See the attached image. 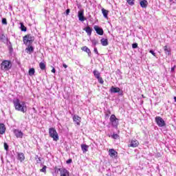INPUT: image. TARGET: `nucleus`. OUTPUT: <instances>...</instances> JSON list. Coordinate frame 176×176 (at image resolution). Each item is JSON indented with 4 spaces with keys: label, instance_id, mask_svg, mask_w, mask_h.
Instances as JSON below:
<instances>
[{
    "label": "nucleus",
    "instance_id": "f257e3e1",
    "mask_svg": "<svg viewBox=\"0 0 176 176\" xmlns=\"http://www.w3.org/2000/svg\"><path fill=\"white\" fill-rule=\"evenodd\" d=\"M13 104L16 111L23 112V113L27 112V105H25V102H20V99L16 98L13 100Z\"/></svg>",
    "mask_w": 176,
    "mask_h": 176
},
{
    "label": "nucleus",
    "instance_id": "f03ea898",
    "mask_svg": "<svg viewBox=\"0 0 176 176\" xmlns=\"http://www.w3.org/2000/svg\"><path fill=\"white\" fill-rule=\"evenodd\" d=\"M49 136L52 138L53 141L57 142L59 140L58 133L56 130V128L52 127L48 129Z\"/></svg>",
    "mask_w": 176,
    "mask_h": 176
},
{
    "label": "nucleus",
    "instance_id": "7ed1b4c3",
    "mask_svg": "<svg viewBox=\"0 0 176 176\" xmlns=\"http://www.w3.org/2000/svg\"><path fill=\"white\" fill-rule=\"evenodd\" d=\"M12 68V61L4 60L1 62V69L2 71H9Z\"/></svg>",
    "mask_w": 176,
    "mask_h": 176
},
{
    "label": "nucleus",
    "instance_id": "20e7f679",
    "mask_svg": "<svg viewBox=\"0 0 176 176\" xmlns=\"http://www.w3.org/2000/svg\"><path fill=\"white\" fill-rule=\"evenodd\" d=\"M34 41H35V38L31 34H26L23 37L24 45H31Z\"/></svg>",
    "mask_w": 176,
    "mask_h": 176
},
{
    "label": "nucleus",
    "instance_id": "39448f33",
    "mask_svg": "<svg viewBox=\"0 0 176 176\" xmlns=\"http://www.w3.org/2000/svg\"><path fill=\"white\" fill-rule=\"evenodd\" d=\"M110 123H111L113 127L117 129L118 126H119V119L116 118V116L113 114L110 116Z\"/></svg>",
    "mask_w": 176,
    "mask_h": 176
},
{
    "label": "nucleus",
    "instance_id": "423d86ee",
    "mask_svg": "<svg viewBox=\"0 0 176 176\" xmlns=\"http://www.w3.org/2000/svg\"><path fill=\"white\" fill-rule=\"evenodd\" d=\"M155 122L159 127H164L166 126V122L160 116L155 117Z\"/></svg>",
    "mask_w": 176,
    "mask_h": 176
},
{
    "label": "nucleus",
    "instance_id": "0eeeda50",
    "mask_svg": "<svg viewBox=\"0 0 176 176\" xmlns=\"http://www.w3.org/2000/svg\"><path fill=\"white\" fill-rule=\"evenodd\" d=\"M73 122L76 126H80V123L82 122V118H80L78 115H74L72 118Z\"/></svg>",
    "mask_w": 176,
    "mask_h": 176
},
{
    "label": "nucleus",
    "instance_id": "6e6552de",
    "mask_svg": "<svg viewBox=\"0 0 176 176\" xmlns=\"http://www.w3.org/2000/svg\"><path fill=\"white\" fill-rule=\"evenodd\" d=\"M60 172V176H69V171L65 168H61L58 169Z\"/></svg>",
    "mask_w": 176,
    "mask_h": 176
},
{
    "label": "nucleus",
    "instance_id": "1a4fd4ad",
    "mask_svg": "<svg viewBox=\"0 0 176 176\" xmlns=\"http://www.w3.org/2000/svg\"><path fill=\"white\" fill-rule=\"evenodd\" d=\"M140 145V142L137 140H132L130 144L128 145L129 148H137Z\"/></svg>",
    "mask_w": 176,
    "mask_h": 176
},
{
    "label": "nucleus",
    "instance_id": "9d476101",
    "mask_svg": "<svg viewBox=\"0 0 176 176\" xmlns=\"http://www.w3.org/2000/svg\"><path fill=\"white\" fill-rule=\"evenodd\" d=\"M13 133L16 138H23V135H24V133L19 129H14Z\"/></svg>",
    "mask_w": 176,
    "mask_h": 176
},
{
    "label": "nucleus",
    "instance_id": "9b49d317",
    "mask_svg": "<svg viewBox=\"0 0 176 176\" xmlns=\"http://www.w3.org/2000/svg\"><path fill=\"white\" fill-rule=\"evenodd\" d=\"M109 155L110 157H114L116 159V157H118V151H115L113 148H110L109 150Z\"/></svg>",
    "mask_w": 176,
    "mask_h": 176
},
{
    "label": "nucleus",
    "instance_id": "f8f14e48",
    "mask_svg": "<svg viewBox=\"0 0 176 176\" xmlns=\"http://www.w3.org/2000/svg\"><path fill=\"white\" fill-rule=\"evenodd\" d=\"M94 28L98 35H104V30H102V28H100L98 25H94Z\"/></svg>",
    "mask_w": 176,
    "mask_h": 176
},
{
    "label": "nucleus",
    "instance_id": "ddd939ff",
    "mask_svg": "<svg viewBox=\"0 0 176 176\" xmlns=\"http://www.w3.org/2000/svg\"><path fill=\"white\" fill-rule=\"evenodd\" d=\"M25 52L28 54H31V53H34V47L31 45V44L28 45V47L25 48Z\"/></svg>",
    "mask_w": 176,
    "mask_h": 176
},
{
    "label": "nucleus",
    "instance_id": "4468645a",
    "mask_svg": "<svg viewBox=\"0 0 176 176\" xmlns=\"http://www.w3.org/2000/svg\"><path fill=\"white\" fill-rule=\"evenodd\" d=\"M17 159L18 160H20L21 162H24V160H25V155H24V153H18Z\"/></svg>",
    "mask_w": 176,
    "mask_h": 176
},
{
    "label": "nucleus",
    "instance_id": "2eb2a0df",
    "mask_svg": "<svg viewBox=\"0 0 176 176\" xmlns=\"http://www.w3.org/2000/svg\"><path fill=\"white\" fill-rule=\"evenodd\" d=\"M6 133V126H5V124L0 123V134L3 135Z\"/></svg>",
    "mask_w": 176,
    "mask_h": 176
},
{
    "label": "nucleus",
    "instance_id": "dca6fc26",
    "mask_svg": "<svg viewBox=\"0 0 176 176\" xmlns=\"http://www.w3.org/2000/svg\"><path fill=\"white\" fill-rule=\"evenodd\" d=\"M81 50H82V52H85L86 53H87L89 57L91 56V51L87 46L82 47Z\"/></svg>",
    "mask_w": 176,
    "mask_h": 176
},
{
    "label": "nucleus",
    "instance_id": "f3484780",
    "mask_svg": "<svg viewBox=\"0 0 176 176\" xmlns=\"http://www.w3.org/2000/svg\"><path fill=\"white\" fill-rule=\"evenodd\" d=\"M78 20L80 21H85V20H87V19L83 15V11L78 12Z\"/></svg>",
    "mask_w": 176,
    "mask_h": 176
},
{
    "label": "nucleus",
    "instance_id": "a211bd4d",
    "mask_svg": "<svg viewBox=\"0 0 176 176\" xmlns=\"http://www.w3.org/2000/svg\"><path fill=\"white\" fill-rule=\"evenodd\" d=\"M141 8L146 9L148 8V1L146 0H142L140 2Z\"/></svg>",
    "mask_w": 176,
    "mask_h": 176
},
{
    "label": "nucleus",
    "instance_id": "6ab92c4d",
    "mask_svg": "<svg viewBox=\"0 0 176 176\" xmlns=\"http://www.w3.org/2000/svg\"><path fill=\"white\" fill-rule=\"evenodd\" d=\"M84 31L89 35V36L91 35V32L93 31V29L90 28V26H87L85 28H84Z\"/></svg>",
    "mask_w": 176,
    "mask_h": 176
},
{
    "label": "nucleus",
    "instance_id": "aec40b11",
    "mask_svg": "<svg viewBox=\"0 0 176 176\" xmlns=\"http://www.w3.org/2000/svg\"><path fill=\"white\" fill-rule=\"evenodd\" d=\"M164 50L165 54H168V56H170V54H171V49L168 47V46L165 45L164 47Z\"/></svg>",
    "mask_w": 176,
    "mask_h": 176
},
{
    "label": "nucleus",
    "instance_id": "412c9836",
    "mask_svg": "<svg viewBox=\"0 0 176 176\" xmlns=\"http://www.w3.org/2000/svg\"><path fill=\"white\" fill-rule=\"evenodd\" d=\"M120 91V88L119 87H115L112 86L110 89L111 93H119Z\"/></svg>",
    "mask_w": 176,
    "mask_h": 176
},
{
    "label": "nucleus",
    "instance_id": "4be33fe9",
    "mask_svg": "<svg viewBox=\"0 0 176 176\" xmlns=\"http://www.w3.org/2000/svg\"><path fill=\"white\" fill-rule=\"evenodd\" d=\"M100 43L102 46H108L109 45L108 38H102L100 40Z\"/></svg>",
    "mask_w": 176,
    "mask_h": 176
},
{
    "label": "nucleus",
    "instance_id": "5701e85b",
    "mask_svg": "<svg viewBox=\"0 0 176 176\" xmlns=\"http://www.w3.org/2000/svg\"><path fill=\"white\" fill-rule=\"evenodd\" d=\"M102 13L104 19H108V13H109V10H105L104 8H102Z\"/></svg>",
    "mask_w": 176,
    "mask_h": 176
},
{
    "label": "nucleus",
    "instance_id": "b1692460",
    "mask_svg": "<svg viewBox=\"0 0 176 176\" xmlns=\"http://www.w3.org/2000/svg\"><path fill=\"white\" fill-rule=\"evenodd\" d=\"M81 149L83 153H86V152H87V149H89V146L87 144H81Z\"/></svg>",
    "mask_w": 176,
    "mask_h": 176
},
{
    "label": "nucleus",
    "instance_id": "393cba45",
    "mask_svg": "<svg viewBox=\"0 0 176 176\" xmlns=\"http://www.w3.org/2000/svg\"><path fill=\"white\" fill-rule=\"evenodd\" d=\"M39 67L41 69H42V71H45V69H46V63L43 62H41L39 63Z\"/></svg>",
    "mask_w": 176,
    "mask_h": 176
},
{
    "label": "nucleus",
    "instance_id": "a878e982",
    "mask_svg": "<svg viewBox=\"0 0 176 176\" xmlns=\"http://www.w3.org/2000/svg\"><path fill=\"white\" fill-rule=\"evenodd\" d=\"M94 75L96 79L101 77V74L97 70H94Z\"/></svg>",
    "mask_w": 176,
    "mask_h": 176
},
{
    "label": "nucleus",
    "instance_id": "bb28decb",
    "mask_svg": "<svg viewBox=\"0 0 176 176\" xmlns=\"http://www.w3.org/2000/svg\"><path fill=\"white\" fill-rule=\"evenodd\" d=\"M126 1L129 6H134L135 3V0H126Z\"/></svg>",
    "mask_w": 176,
    "mask_h": 176
},
{
    "label": "nucleus",
    "instance_id": "cd10ccee",
    "mask_svg": "<svg viewBox=\"0 0 176 176\" xmlns=\"http://www.w3.org/2000/svg\"><path fill=\"white\" fill-rule=\"evenodd\" d=\"M20 25H21V30L23 31V32H27V27H25L23 23H21Z\"/></svg>",
    "mask_w": 176,
    "mask_h": 176
},
{
    "label": "nucleus",
    "instance_id": "c85d7f7f",
    "mask_svg": "<svg viewBox=\"0 0 176 176\" xmlns=\"http://www.w3.org/2000/svg\"><path fill=\"white\" fill-rule=\"evenodd\" d=\"M35 74V69L31 68L29 69V75L30 76H33Z\"/></svg>",
    "mask_w": 176,
    "mask_h": 176
},
{
    "label": "nucleus",
    "instance_id": "c756f323",
    "mask_svg": "<svg viewBox=\"0 0 176 176\" xmlns=\"http://www.w3.org/2000/svg\"><path fill=\"white\" fill-rule=\"evenodd\" d=\"M46 168H47V166H46V165H44L43 166V168L40 169L41 173H45V174H46Z\"/></svg>",
    "mask_w": 176,
    "mask_h": 176
},
{
    "label": "nucleus",
    "instance_id": "7c9ffc66",
    "mask_svg": "<svg viewBox=\"0 0 176 176\" xmlns=\"http://www.w3.org/2000/svg\"><path fill=\"white\" fill-rule=\"evenodd\" d=\"M98 81L100 85H103L104 83V79H102V77H98Z\"/></svg>",
    "mask_w": 176,
    "mask_h": 176
},
{
    "label": "nucleus",
    "instance_id": "2f4dec72",
    "mask_svg": "<svg viewBox=\"0 0 176 176\" xmlns=\"http://www.w3.org/2000/svg\"><path fill=\"white\" fill-rule=\"evenodd\" d=\"M6 36H5V35L3 34H1L0 35V41H1V42H3V41H5V39H6Z\"/></svg>",
    "mask_w": 176,
    "mask_h": 176
},
{
    "label": "nucleus",
    "instance_id": "473e14b6",
    "mask_svg": "<svg viewBox=\"0 0 176 176\" xmlns=\"http://www.w3.org/2000/svg\"><path fill=\"white\" fill-rule=\"evenodd\" d=\"M112 138H113V140H118V138H119V135H118V133H113L112 135Z\"/></svg>",
    "mask_w": 176,
    "mask_h": 176
},
{
    "label": "nucleus",
    "instance_id": "72a5a7b5",
    "mask_svg": "<svg viewBox=\"0 0 176 176\" xmlns=\"http://www.w3.org/2000/svg\"><path fill=\"white\" fill-rule=\"evenodd\" d=\"M133 49H137L138 47V44L137 43L132 44Z\"/></svg>",
    "mask_w": 176,
    "mask_h": 176
},
{
    "label": "nucleus",
    "instance_id": "f704fd0d",
    "mask_svg": "<svg viewBox=\"0 0 176 176\" xmlns=\"http://www.w3.org/2000/svg\"><path fill=\"white\" fill-rule=\"evenodd\" d=\"M2 23L5 24L6 25V24H8V21H6V19L3 18L2 19Z\"/></svg>",
    "mask_w": 176,
    "mask_h": 176
},
{
    "label": "nucleus",
    "instance_id": "c9c22d12",
    "mask_svg": "<svg viewBox=\"0 0 176 176\" xmlns=\"http://www.w3.org/2000/svg\"><path fill=\"white\" fill-rule=\"evenodd\" d=\"M149 53H151L152 55H153L154 57H156V53H155V52H153V50H151L149 51Z\"/></svg>",
    "mask_w": 176,
    "mask_h": 176
},
{
    "label": "nucleus",
    "instance_id": "e433bc0d",
    "mask_svg": "<svg viewBox=\"0 0 176 176\" xmlns=\"http://www.w3.org/2000/svg\"><path fill=\"white\" fill-rule=\"evenodd\" d=\"M4 149H6V151L9 149V146L6 143H4Z\"/></svg>",
    "mask_w": 176,
    "mask_h": 176
},
{
    "label": "nucleus",
    "instance_id": "4c0bfd02",
    "mask_svg": "<svg viewBox=\"0 0 176 176\" xmlns=\"http://www.w3.org/2000/svg\"><path fill=\"white\" fill-rule=\"evenodd\" d=\"M72 162V159H69L68 160L66 161L67 164H71V162Z\"/></svg>",
    "mask_w": 176,
    "mask_h": 176
},
{
    "label": "nucleus",
    "instance_id": "58836bf2",
    "mask_svg": "<svg viewBox=\"0 0 176 176\" xmlns=\"http://www.w3.org/2000/svg\"><path fill=\"white\" fill-rule=\"evenodd\" d=\"M176 65H174V67H171V72H174L175 71Z\"/></svg>",
    "mask_w": 176,
    "mask_h": 176
},
{
    "label": "nucleus",
    "instance_id": "ea45409f",
    "mask_svg": "<svg viewBox=\"0 0 176 176\" xmlns=\"http://www.w3.org/2000/svg\"><path fill=\"white\" fill-rule=\"evenodd\" d=\"M69 12H71L69 9L66 10V16H68V14H69Z\"/></svg>",
    "mask_w": 176,
    "mask_h": 176
},
{
    "label": "nucleus",
    "instance_id": "a19ab883",
    "mask_svg": "<svg viewBox=\"0 0 176 176\" xmlns=\"http://www.w3.org/2000/svg\"><path fill=\"white\" fill-rule=\"evenodd\" d=\"M94 52L96 54H98V50H97V48H94Z\"/></svg>",
    "mask_w": 176,
    "mask_h": 176
},
{
    "label": "nucleus",
    "instance_id": "79ce46f5",
    "mask_svg": "<svg viewBox=\"0 0 176 176\" xmlns=\"http://www.w3.org/2000/svg\"><path fill=\"white\" fill-rule=\"evenodd\" d=\"M51 72L53 73V74H56V69L54 67L52 68V69L51 70Z\"/></svg>",
    "mask_w": 176,
    "mask_h": 176
},
{
    "label": "nucleus",
    "instance_id": "37998d69",
    "mask_svg": "<svg viewBox=\"0 0 176 176\" xmlns=\"http://www.w3.org/2000/svg\"><path fill=\"white\" fill-rule=\"evenodd\" d=\"M63 67L64 68H68V65H65V64H63Z\"/></svg>",
    "mask_w": 176,
    "mask_h": 176
},
{
    "label": "nucleus",
    "instance_id": "c03bdc74",
    "mask_svg": "<svg viewBox=\"0 0 176 176\" xmlns=\"http://www.w3.org/2000/svg\"><path fill=\"white\" fill-rule=\"evenodd\" d=\"M142 98H146L144 94L142 95Z\"/></svg>",
    "mask_w": 176,
    "mask_h": 176
},
{
    "label": "nucleus",
    "instance_id": "a18cd8bd",
    "mask_svg": "<svg viewBox=\"0 0 176 176\" xmlns=\"http://www.w3.org/2000/svg\"><path fill=\"white\" fill-rule=\"evenodd\" d=\"M174 100H175V101L176 102V96L174 97Z\"/></svg>",
    "mask_w": 176,
    "mask_h": 176
},
{
    "label": "nucleus",
    "instance_id": "49530a36",
    "mask_svg": "<svg viewBox=\"0 0 176 176\" xmlns=\"http://www.w3.org/2000/svg\"><path fill=\"white\" fill-rule=\"evenodd\" d=\"M54 169H55V170H57V166H56V167L54 168Z\"/></svg>",
    "mask_w": 176,
    "mask_h": 176
}]
</instances>
